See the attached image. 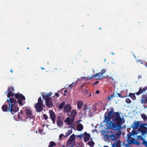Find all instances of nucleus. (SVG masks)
Returning <instances> with one entry per match:
<instances>
[{
	"label": "nucleus",
	"instance_id": "28",
	"mask_svg": "<svg viewBox=\"0 0 147 147\" xmlns=\"http://www.w3.org/2000/svg\"><path fill=\"white\" fill-rule=\"evenodd\" d=\"M56 144L54 141H51L50 142L48 146L49 147H53L56 146Z\"/></svg>",
	"mask_w": 147,
	"mask_h": 147
},
{
	"label": "nucleus",
	"instance_id": "10",
	"mask_svg": "<svg viewBox=\"0 0 147 147\" xmlns=\"http://www.w3.org/2000/svg\"><path fill=\"white\" fill-rule=\"evenodd\" d=\"M140 122V121H136L134 122L132 125L131 126V127L133 129V130L136 129L139 127Z\"/></svg>",
	"mask_w": 147,
	"mask_h": 147
},
{
	"label": "nucleus",
	"instance_id": "19",
	"mask_svg": "<svg viewBox=\"0 0 147 147\" xmlns=\"http://www.w3.org/2000/svg\"><path fill=\"white\" fill-rule=\"evenodd\" d=\"M51 95V92L47 94H45V93H44L42 95V98L45 100L49 98H51L50 97Z\"/></svg>",
	"mask_w": 147,
	"mask_h": 147
},
{
	"label": "nucleus",
	"instance_id": "5",
	"mask_svg": "<svg viewBox=\"0 0 147 147\" xmlns=\"http://www.w3.org/2000/svg\"><path fill=\"white\" fill-rule=\"evenodd\" d=\"M120 135L117 133L109 131L108 132L107 134L106 135L107 138V139H111L113 141H116L119 138V136Z\"/></svg>",
	"mask_w": 147,
	"mask_h": 147
},
{
	"label": "nucleus",
	"instance_id": "55",
	"mask_svg": "<svg viewBox=\"0 0 147 147\" xmlns=\"http://www.w3.org/2000/svg\"><path fill=\"white\" fill-rule=\"evenodd\" d=\"M19 113H20V115H23V111L22 110Z\"/></svg>",
	"mask_w": 147,
	"mask_h": 147
},
{
	"label": "nucleus",
	"instance_id": "9",
	"mask_svg": "<svg viewBox=\"0 0 147 147\" xmlns=\"http://www.w3.org/2000/svg\"><path fill=\"white\" fill-rule=\"evenodd\" d=\"M71 107L69 104H67L65 105L64 107L63 111L64 112L66 113H69L71 112Z\"/></svg>",
	"mask_w": 147,
	"mask_h": 147
},
{
	"label": "nucleus",
	"instance_id": "7",
	"mask_svg": "<svg viewBox=\"0 0 147 147\" xmlns=\"http://www.w3.org/2000/svg\"><path fill=\"white\" fill-rule=\"evenodd\" d=\"M46 105L49 108H51L53 105V103L52 100V98H49L45 100Z\"/></svg>",
	"mask_w": 147,
	"mask_h": 147
},
{
	"label": "nucleus",
	"instance_id": "8",
	"mask_svg": "<svg viewBox=\"0 0 147 147\" xmlns=\"http://www.w3.org/2000/svg\"><path fill=\"white\" fill-rule=\"evenodd\" d=\"M49 113L50 114V118L52 120L54 123H55V114L54 112L52 110H50L49 111Z\"/></svg>",
	"mask_w": 147,
	"mask_h": 147
},
{
	"label": "nucleus",
	"instance_id": "24",
	"mask_svg": "<svg viewBox=\"0 0 147 147\" xmlns=\"http://www.w3.org/2000/svg\"><path fill=\"white\" fill-rule=\"evenodd\" d=\"M111 82L112 84H115V80L112 77H110L108 79Z\"/></svg>",
	"mask_w": 147,
	"mask_h": 147
},
{
	"label": "nucleus",
	"instance_id": "21",
	"mask_svg": "<svg viewBox=\"0 0 147 147\" xmlns=\"http://www.w3.org/2000/svg\"><path fill=\"white\" fill-rule=\"evenodd\" d=\"M77 108L79 109H81L84 105V103L81 100H78L77 102Z\"/></svg>",
	"mask_w": 147,
	"mask_h": 147
},
{
	"label": "nucleus",
	"instance_id": "59",
	"mask_svg": "<svg viewBox=\"0 0 147 147\" xmlns=\"http://www.w3.org/2000/svg\"><path fill=\"white\" fill-rule=\"evenodd\" d=\"M67 90H65L64 92L65 93H66L67 92Z\"/></svg>",
	"mask_w": 147,
	"mask_h": 147
},
{
	"label": "nucleus",
	"instance_id": "50",
	"mask_svg": "<svg viewBox=\"0 0 147 147\" xmlns=\"http://www.w3.org/2000/svg\"><path fill=\"white\" fill-rule=\"evenodd\" d=\"M115 97V96L113 94L111 95V97H109V100H110L111 99L110 98L111 97Z\"/></svg>",
	"mask_w": 147,
	"mask_h": 147
},
{
	"label": "nucleus",
	"instance_id": "54",
	"mask_svg": "<svg viewBox=\"0 0 147 147\" xmlns=\"http://www.w3.org/2000/svg\"><path fill=\"white\" fill-rule=\"evenodd\" d=\"M99 93L100 92L99 90H97L96 92V93L97 94H99Z\"/></svg>",
	"mask_w": 147,
	"mask_h": 147
},
{
	"label": "nucleus",
	"instance_id": "43",
	"mask_svg": "<svg viewBox=\"0 0 147 147\" xmlns=\"http://www.w3.org/2000/svg\"><path fill=\"white\" fill-rule=\"evenodd\" d=\"M118 96L120 98H125L127 96H121V94L118 93L117 94Z\"/></svg>",
	"mask_w": 147,
	"mask_h": 147
},
{
	"label": "nucleus",
	"instance_id": "18",
	"mask_svg": "<svg viewBox=\"0 0 147 147\" xmlns=\"http://www.w3.org/2000/svg\"><path fill=\"white\" fill-rule=\"evenodd\" d=\"M84 134V142H86L89 140L90 136L89 134L87 133L86 132H85Z\"/></svg>",
	"mask_w": 147,
	"mask_h": 147
},
{
	"label": "nucleus",
	"instance_id": "39",
	"mask_svg": "<svg viewBox=\"0 0 147 147\" xmlns=\"http://www.w3.org/2000/svg\"><path fill=\"white\" fill-rule=\"evenodd\" d=\"M22 100L20 99H18V103L21 105H23V104L22 103Z\"/></svg>",
	"mask_w": 147,
	"mask_h": 147
},
{
	"label": "nucleus",
	"instance_id": "22",
	"mask_svg": "<svg viewBox=\"0 0 147 147\" xmlns=\"http://www.w3.org/2000/svg\"><path fill=\"white\" fill-rule=\"evenodd\" d=\"M73 121L71 119V120L69 118L67 117L64 122H66L67 125H70L72 124Z\"/></svg>",
	"mask_w": 147,
	"mask_h": 147
},
{
	"label": "nucleus",
	"instance_id": "34",
	"mask_svg": "<svg viewBox=\"0 0 147 147\" xmlns=\"http://www.w3.org/2000/svg\"><path fill=\"white\" fill-rule=\"evenodd\" d=\"M88 144L91 147H93L94 144V142L93 141L92 139L91 140V141H89Z\"/></svg>",
	"mask_w": 147,
	"mask_h": 147
},
{
	"label": "nucleus",
	"instance_id": "15",
	"mask_svg": "<svg viewBox=\"0 0 147 147\" xmlns=\"http://www.w3.org/2000/svg\"><path fill=\"white\" fill-rule=\"evenodd\" d=\"M76 144L75 141L68 140L67 141L66 146L70 147H73L76 145Z\"/></svg>",
	"mask_w": 147,
	"mask_h": 147
},
{
	"label": "nucleus",
	"instance_id": "46",
	"mask_svg": "<svg viewBox=\"0 0 147 147\" xmlns=\"http://www.w3.org/2000/svg\"><path fill=\"white\" fill-rule=\"evenodd\" d=\"M106 70L105 69H102L100 72L103 75V74L105 73Z\"/></svg>",
	"mask_w": 147,
	"mask_h": 147
},
{
	"label": "nucleus",
	"instance_id": "45",
	"mask_svg": "<svg viewBox=\"0 0 147 147\" xmlns=\"http://www.w3.org/2000/svg\"><path fill=\"white\" fill-rule=\"evenodd\" d=\"M43 117L45 120H47L48 119V116L45 114L43 115Z\"/></svg>",
	"mask_w": 147,
	"mask_h": 147
},
{
	"label": "nucleus",
	"instance_id": "41",
	"mask_svg": "<svg viewBox=\"0 0 147 147\" xmlns=\"http://www.w3.org/2000/svg\"><path fill=\"white\" fill-rule=\"evenodd\" d=\"M142 144L147 147V141L145 140H144V141H142Z\"/></svg>",
	"mask_w": 147,
	"mask_h": 147
},
{
	"label": "nucleus",
	"instance_id": "27",
	"mask_svg": "<svg viewBox=\"0 0 147 147\" xmlns=\"http://www.w3.org/2000/svg\"><path fill=\"white\" fill-rule=\"evenodd\" d=\"M72 132V130H68L67 132L65 133V134L64 136V137H67L68 136L70 135Z\"/></svg>",
	"mask_w": 147,
	"mask_h": 147
},
{
	"label": "nucleus",
	"instance_id": "3",
	"mask_svg": "<svg viewBox=\"0 0 147 147\" xmlns=\"http://www.w3.org/2000/svg\"><path fill=\"white\" fill-rule=\"evenodd\" d=\"M7 102L9 104V110L12 114L19 111L18 107L17 105V101L14 98H11L7 99L5 103Z\"/></svg>",
	"mask_w": 147,
	"mask_h": 147
},
{
	"label": "nucleus",
	"instance_id": "17",
	"mask_svg": "<svg viewBox=\"0 0 147 147\" xmlns=\"http://www.w3.org/2000/svg\"><path fill=\"white\" fill-rule=\"evenodd\" d=\"M77 114V112L75 110H73L71 113V119L74 121L75 119L76 116Z\"/></svg>",
	"mask_w": 147,
	"mask_h": 147
},
{
	"label": "nucleus",
	"instance_id": "40",
	"mask_svg": "<svg viewBox=\"0 0 147 147\" xmlns=\"http://www.w3.org/2000/svg\"><path fill=\"white\" fill-rule=\"evenodd\" d=\"M116 147H121V142L119 140L117 143H116Z\"/></svg>",
	"mask_w": 147,
	"mask_h": 147
},
{
	"label": "nucleus",
	"instance_id": "1",
	"mask_svg": "<svg viewBox=\"0 0 147 147\" xmlns=\"http://www.w3.org/2000/svg\"><path fill=\"white\" fill-rule=\"evenodd\" d=\"M105 115L104 121L108 123L110 122V128L114 130H118L121 128V125L124 123L125 120L123 117H120V113L118 112H114L112 107L107 109Z\"/></svg>",
	"mask_w": 147,
	"mask_h": 147
},
{
	"label": "nucleus",
	"instance_id": "6",
	"mask_svg": "<svg viewBox=\"0 0 147 147\" xmlns=\"http://www.w3.org/2000/svg\"><path fill=\"white\" fill-rule=\"evenodd\" d=\"M57 124L59 127H61L63 125V122L62 117L60 116H58L57 118Z\"/></svg>",
	"mask_w": 147,
	"mask_h": 147
},
{
	"label": "nucleus",
	"instance_id": "44",
	"mask_svg": "<svg viewBox=\"0 0 147 147\" xmlns=\"http://www.w3.org/2000/svg\"><path fill=\"white\" fill-rule=\"evenodd\" d=\"M38 132L40 134H42L43 132V129H38Z\"/></svg>",
	"mask_w": 147,
	"mask_h": 147
},
{
	"label": "nucleus",
	"instance_id": "49",
	"mask_svg": "<svg viewBox=\"0 0 147 147\" xmlns=\"http://www.w3.org/2000/svg\"><path fill=\"white\" fill-rule=\"evenodd\" d=\"M112 147H116V143H115L112 145Z\"/></svg>",
	"mask_w": 147,
	"mask_h": 147
},
{
	"label": "nucleus",
	"instance_id": "26",
	"mask_svg": "<svg viewBox=\"0 0 147 147\" xmlns=\"http://www.w3.org/2000/svg\"><path fill=\"white\" fill-rule=\"evenodd\" d=\"M83 128V125L81 124H79L77 126V130L79 131L82 130Z\"/></svg>",
	"mask_w": 147,
	"mask_h": 147
},
{
	"label": "nucleus",
	"instance_id": "20",
	"mask_svg": "<svg viewBox=\"0 0 147 147\" xmlns=\"http://www.w3.org/2000/svg\"><path fill=\"white\" fill-rule=\"evenodd\" d=\"M23 109L26 111V114L28 115H31L32 114V112L31 109L26 107H24Z\"/></svg>",
	"mask_w": 147,
	"mask_h": 147
},
{
	"label": "nucleus",
	"instance_id": "13",
	"mask_svg": "<svg viewBox=\"0 0 147 147\" xmlns=\"http://www.w3.org/2000/svg\"><path fill=\"white\" fill-rule=\"evenodd\" d=\"M140 102L142 104H146L147 103V94H143L142 96Z\"/></svg>",
	"mask_w": 147,
	"mask_h": 147
},
{
	"label": "nucleus",
	"instance_id": "36",
	"mask_svg": "<svg viewBox=\"0 0 147 147\" xmlns=\"http://www.w3.org/2000/svg\"><path fill=\"white\" fill-rule=\"evenodd\" d=\"M76 83H75L74 82H73L72 84H70L69 86V88L70 89H71L74 86H75L76 85Z\"/></svg>",
	"mask_w": 147,
	"mask_h": 147
},
{
	"label": "nucleus",
	"instance_id": "33",
	"mask_svg": "<svg viewBox=\"0 0 147 147\" xmlns=\"http://www.w3.org/2000/svg\"><path fill=\"white\" fill-rule=\"evenodd\" d=\"M75 139V136L74 134H73L71 135L69 138L68 140L74 141Z\"/></svg>",
	"mask_w": 147,
	"mask_h": 147
},
{
	"label": "nucleus",
	"instance_id": "12",
	"mask_svg": "<svg viewBox=\"0 0 147 147\" xmlns=\"http://www.w3.org/2000/svg\"><path fill=\"white\" fill-rule=\"evenodd\" d=\"M147 90V86L144 87L143 88L141 87H140L139 88L138 91L136 92L135 94L137 96L139 95L143 92H144Z\"/></svg>",
	"mask_w": 147,
	"mask_h": 147
},
{
	"label": "nucleus",
	"instance_id": "57",
	"mask_svg": "<svg viewBox=\"0 0 147 147\" xmlns=\"http://www.w3.org/2000/svg\"><path fill=\"white\" fill-rule=\"evenodd\" d=\"M142 78V76L140 75H139L138 76V79H140Z\"/></svg>",
	"mask_w": 147,
	"mask_h": 147
},
{
	"label": "nucleus",
	"instance_id": "56",
	"mask_svg": "<svg viewBox=\"0 0 147 147\" xmlns=\"http://www.w3.org/2000/svg\"><path fill=\"white\" fill-rule=\"evenodd\" d=\"M140 142H138L137 141L136 142V144L137 145H139L140 144Z\"/></svg>",
	"mask_w": 147,
	"mask_h": 147
},
{
	"label": "nucleus",
	"instance_id": "32",
	"mask_svg": "<svg viewBox=\"0 0 147 147\" xmlns=\"http://www.w3.org/2000/svg\"><path fill=\"white\" fill-rule=\"evenodd\" d=\"M65 102L63 101L59 105V109H62L63 108L64 106H65Z\"/></svg>",
	"mask_w": 147,
	"mask_h": 147
},
{
	"label": "nucleus",
	"instance_id": "53",
	"mask_svg": "<svg viewBox=\"0 0 147 147\" xmlns=\"http://www.w3.org/2000/svg\"><path fill=\"white\" fill-rule=\"evenodd\" d=\"M55 95L57 97H58L59 96V94L58 93H55Z\"/></svg>",
	"mask_w": 147,
	"mask_h": 147
},
{
	"label": "nucleus",
	"instance_id": "51",
	"mask_svg": "<svg viewBox=\"0 0 147 147\" xmlns=\"http://www.w3.org/2000/svg\"><path fill=\"white\" fill-rule=\"evenodd\" d=\"M20 115H21L19 113H18V118L19 119L21 118V117H20Z\"/></svg>",
	"mask_w": 147,
	"mask_h": 147
},
{
	"label": "nucleus",
	"instance_id": "31",
	"mask_svg": "<svg viewBox=\"0 0 147 147\" xmlns=\"http://www.w3.org/2000/svg\"><path fill=\"white\" fill-rule=\"evenodd\" d=\"M82 94L84 96H85L86 97L87 96V94L88 93V91L87 89H85V90H83L82 91Z\"/></svg>",
	"mask_w": 147,
	"mask_h": 147
},
{
	"label": "nucleus",
	"instance_id": "35",
	"mask_svg": "<svg viewBox=\"0 0 147 147\" xmlns=\"http://www.w3.org/2000/svg\"><path fill=\"white\" fill-rule=\"evenodd\" d=\"M14 90L13 87H12L11 86H10L7 89V91H6V92H13L14 91Z\"/></svg>",
	"mask_w": 147,
	"mask_h": 147
},
{
	"label": "nucleus",
	"instance_id": "62",
	"mask_svg": "<svg viewBox=\"0 0 147 147\" xmlns=\"http://www.w3.org/2000/svg\"><path fill=\"white\" fill-rule=\"evenodd\" d=\"M41 69L42 70H44L45 69V68L42 67H41Z\"/></svg>",
	"mask_w": 147,
	"mask_h": 147
},
{
	"label": "nucleus",
	"instance_id": "47",
	"mask_svg": "<svg viewBox=\"0 0 147 147\" xmlns=\"http://www.w3.org/2000/svg\"><path fill=\"white\" fill-rule=\"evenodd\" d=\"M91 96V94L90 93H88L87 94L86 97H90Z\"/></svg>",
	"mask_w": 147,
	"mask_h": 147
},
{
	"label": "nucleus",
	"instance_id": "11",
	"mask_svg": "<svg viewBox=\"0 0 147 147\" xmlns=\"http://www.w3.org/2000/svg\"><path fill=\"white\" fill-rule=\"evenodd\" d=\"M90 108H89L87 106L86 104H85L84 106L83 110L84 111V114L85 115H90Z\"/></svg>",
	"mask_w": 147,
	"mask_h": 147
},
{
	"label": "nucleus",
	"instance_id": "48",
	"mask_svg": "<svg viewBox=\"0 0 147 147\" xmlns=\"http://www.w3.org/2000/svg\"><path fill=\"white\" fill-rule=\"evenodd\" d=\"M64 136V135L63 134H61L59 136V138L60 139L62 138V137Z\"/></svg>",
	"mask_w": 147,
	"mask_h": 147
},
{
	"label": "nucleus",
	"instance_id": "58",
	"mask_svg": "<svg viewBox=\"0 0 147 147\" xmlns=\"http://www.w3.org/2000/svg\"><path fill=\"white\" fill-rule=\"evenodd\" d=\"M144 124V125L145 127V126H147V123H143Z\"/></svg>",
	"mask_w": 147,
	"mask_h": 147
},
{
	"label": "nucleus",
	"instance_id": "23",
	"mask_svg": "<svg viewBox=\"0 0 147 147\" xmlns=\"http://www.w3.org/2000/svg\"><path fill=\"white\" fill-rule=\"evenodd\" d=\"M1 108L2 110L4 112H7L9 111V108H8L7 105V104H4L2 107Z\"/></svg>",
	"mask_w": 147,
	"mask_h": 147
},
{
	"label": "nucleus",
	"instance_id": "42",
	"mask_svg": "<svg viewBox=\"0 0 147 147\" xmlns=\"http://www.w3.org/2000/svg\"><path fill=\"white\" fill-rule=\"evenodd\" d=\"M126 102L128 103L129 104L131 102V100L128 98H127L125 100Z\"/></svg>",
	"mask_w": 147,
	"mask_h": 147
},
{
	"label": "nucleus",
	"instance_id": "14",
	"mask_svg": "<svg viewBox=\"0 0 147 147\" xmlns=\"http://www.w3.org/2000/svg\"><path fill=\"white\" fill-rule=\"evenodd\" d=\"M15 96V98L17 99H20L22 100H26L25 97L22 94L19 93L18 92L16 94Z\"/></svg>",
	"mask_w": 147,
	"mask_h": 147
},
{
	"label": "nucleus",
	"instance_id": "30",
	"mask_svg": "<svg viewBox=\"0 0 147 147\" xmlns=\"http://www.w3.org/2000/svg\"><path fill=\"white\" fill-rule=\"evenodd\" d=\"M129 96L133 100H135L136 99V97L134 94H133L131 93H129Z\"/></svg>",
	"mask_w": 147,
	"mask_h": 147
},
{
	"label": "nucleus",
	"instance_id": "52",
	"mask_svg": "<svg viewBox=\"0 0 147 147\" xmlns=\"http://www.w3.org/2000/svg\"><path fill=\"white\" fill-rule=\"evenodd\" d=\"M98 83H99V82L98 81H96L94 83V84L96 85V84H98Z\"/></svg>",
	"mask_w": 147,
	"mask_h": 147
},
{
	"label": "nucleus",
	"instance_id": "38",
	"mask_svg": "<svg viewBox=\"0 0 147 147\" xmlns=\"http://www.w3.org/2000/svg\"><path fill=\"white\" fill-rule=\"evenodd\" d=\"M94 77V75L91 76H88L86 77V80H91Z\"/></svg>",
	"mask_w": 147,
	"mask_h": 147
},
{
	"label": "nucleus",
	"instance_id": "16",
	"mask_svg": "<svg viewBox=\"0 0 147 147\" xmlns=\"http://www.w3.org/2000/svg\"><path fill=\"white\" fill-rule=\"evenodd\" d=\"M103 77V75L100 72L94 75V78L97 80L102 79Z\"/></svg>",
	"mask_w": 147,
	"mask_h": 147
},
{
	"label": "nucleus",
	"instance_id": "61",
	"mask_svg": "<svg viewBox=\"0 0 147 147\" xmlns=\"http://www.w3.org/2000/svg\"><path fill=\"white\" fill-rule=\"evenodd\" d=\"M10 71L11 72V73H12L13 72V71L12 70V69H11L10 70Z\"/></svg>",
	"mask_w": 147,
	"mask_h": 147
},
{
	"label": "nucleus",
	"instance_id": "2",
	"mask_svg": "<svg viewBox=\"0 0 147 147\" xmlns=\"http://www.w3.org/2000/svg\"><path fill=\"white\" fill-rule=\"evenodd\" d=\"M141 133V135L143 136L145 134H147V127H145L143 123L140 122L139 128L136 131L133 130L131 132L128 134L127 135L128 140H129L131 138H132L134 140V137L138 134Z\"/></svg>",
	"mask_w": 147,
	"mask_h": 147
},
{
	"label": "nucleus",
	"instance_id": "37",
	"mask_svg": "<svg viewBox=\"0 0 147 147\" xmlns=\"http://www.w3.org/2000/svg\"><path fill=\"white\" fill-rule=\"evenodd\" d=\"M141 117L145 121H146L147 120V118L145 114H142L141 115Z\"/></svg>",
	"mask_w": 147,
	"mask_h": 147
},
{
	"label": "nucleus",
	"instance_id": "64",
	"mask_svg": "<svg viewBox=\"0 0 147 147\" xmlns=\"http://www.w3.org/2000/svg\"><path fill=\"white\" fill-rule=\"evenodd\" d=\"M145 66H146V67H147V62H146V65H145Z\"/></svg>",
	"mask_w": 147,
	"mask_h": 147
},
{
	"label": "nucleus",
	"instance_id": "25",
	"mask_svg": "<svg viewBox=\"0 0 147 147\" xmlns=\"http://www.w3.org/2000/svg\"><path fill=\"white\" fill-rule=\"evenodd\" d=\"M137 139L138 141L142 140L143 141H144V140H145V138H143V136H142L141 135L139 136H137Z\"/></svg>",
	"mask_w": 147,
	"mask_h": 147
},
{
	"label": "nucleus",
	"instance_id": "4",
	"mask_svg": "<svg viewBox=\"0 0 147 147\" xmlns=\"http://www.w3.org/2000/svg\"><path fill=\"white\" fill-rule=\"evenodd\" d=\"M38 102L35 104L34 107L36 112H40L42 111L45 105H43V100H42L41 97L38 98Z\"/></svg>",
	"mask_w": 147,
	"mask_h": 147
},
{
	"label": "nucleus",
	"instance_id": "63",
	"mask_svg": "<svg viewBox=\"0 0 147 147\" xmlns=\"http://www.w3.org/2000/svg\"><path fill=\"white\" fill-rule=\"evenodd\" d=\"M104 147H109L108 146H104Z\"/></svg>",
	"mask_w": 147,
	"mask_h": 147
},
{
	"label": "nucleus",
	"instance_id": "60",
	"mask_svg": "<svg viewBox=\"0 0 147 147\" xmlns=\"http://www.w3.org/2000/svg\"><path fill=\"white\" fill-rule=\"evenodd\" d=\"M83 78L84 79H86V78L85 77H83Z\"/></svg>",
	"mask_w": 147,
	"mask_h": 147
},
{
	"label": "nucleus",
	"instance_id": "29",
	"mask_svg": "<svg viewBox=\"0 0 147 147\" xmlns=\"http://www.w3.org/2000/svg\"><path fill=\"white\" fill-rule=\"evenodd\" d=\"M7 92L5 93V94ZM8 93V94H7V97L8 98H11L10 97L11 96L13 97L14 96V94H13L12 92H7Z\"/></svg>",
	"mask_w": 147,
	"mask_h": 147
}]
</instances>
